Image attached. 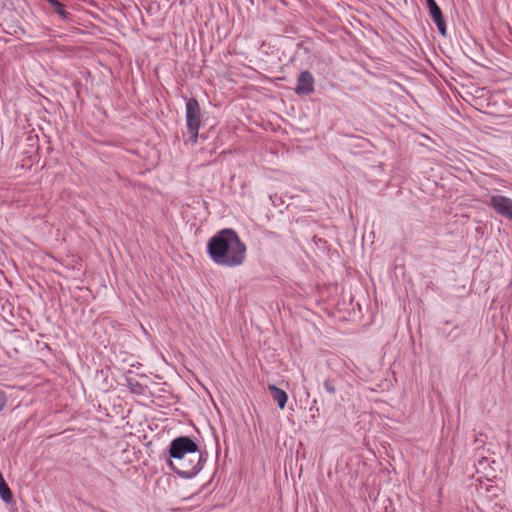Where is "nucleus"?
I'll use <instances>...</instances> for the list:
<instances>
[{"label":"nucleus","mask_w":512,"mask_h":512,"mask_svg":"<svg viewBox=\"0 0 512 512\" xmlns=\"http://www.w3.org/2000/svg\"><path fill=\"white\" fill-rule=\"evenodd\" d=\"M127 386L132 393L138 395H143L146 388L145 386H143L141 383L134 379H127Z\"/></svg>","instance_id":"9d476101"},{"label":"nucleus","mask_w":512,"mask_h":512,"mask_svg":"<svg viewBox=\"0 0 512 512\" xmlns=\"http://www.w3.org/2000/svg\"><path fill=\"white\" fill-rule=\"evenodd\" d=\"M55 13L59 15L62 20L68 21L71 20L72 15L65 9V5L61 3L59 0H46Z\"/></svg>","instance_id":"1a4fd4ad"},{"label":"nucleus","mask_w":512,"mask_h":512,"mask_svg":"<svg viewBox=\"0 0 512 512\" xmlns=\"http://www.w3.org/2000/svg\"><path fill=\"white\" fill-rule=\"evenodd\" d=\"M199 451L197 443L189 436H179L173 439L169 445V460H181L183 457L195 456Z\"/></svg>","instance_id":"20e7f679"},{"label":"nucleus","mask_w":512,"mask_h":512,"mask_svg":"<svg viewBox=\"0 0 512 512\" xmlns=\"http://www.w3.org/2000/svg\"><path fill=\"white\" fill-rule=\"evenodd\" d=\"M324 389H325L329 394H335V393H336L335 380H334V379H331V378H327V379L324 381Z\"/></svg>","instance_id":"9b49d317"},{"label":"nucleus","mask_w":512,"mask_h":512,"mask_svg":"<svg viewBox=\"0 0 512 512\" xmlns=\"http://www.w3.org/2000/svg\"><path fill=\"white\" fill-rule=\"evenodd\" d=\"M246 245L232 228H224L213 235L207 243V254L219 266L234 268L242 265L246 258Z\"/></svg>","instance_id":"f257e3e1"},{"label":"nucleus","mask_w":512,"mask_h":512,"mask_svg":"<svg viewBox=\"0 0 512 512\" xmlns=\"http://www.w3.org/2000/svg\"><path fill=\"white\" fill-rule=\"evenodd\" d=\"M429 10L430 17L432 21L435 23L439 33L442 36L447 35V26L446 21L444 19L443 13L441 8L437 5H432V7Z\"/></svg>","instance_id":"0eeeda50"},{"label":"nucleus","mask_w":512,"mask_h":512,"mask_svg":"<svg viewBox=\"0 0 512 512\" xmlns=\"http://www.w3.org/2000/svg\"><path fill=\"white\" fill-rule=\"evenodd\" d=\"M489 206H491L494 211L510 220L512 217V199L503 196V195H492L489 200Z\"/></svg>","instance_id":"39448f33"},{"label":"nucleus","mask_w":512,"mask_h":512,"mask_svg":"<svg viewBox=\"0 0 512 512\" xmlns=\"http://www.w3.org/2000/svg\"><path fill=\"white\" fill-rule=\"evenodd\" d=\"M314 92V77L308 70L302 71L297 78L295 93L298 95H310Z\"/></svg>","instance_id":"423d86ee"},{"label":"nucleus","mask_w":512,"mask_h":512,"mask_svg":"<svg viewBox=\"0 0 512 512\" xmlns=\"http://www.w3.org/2000/svg\"><path fill=\"white\" fill-rule=\"evenodd\" d=\"M7 402L6 395L4 391L0 389V412L3 410Z\"/></svg>","instance_id":"f8f14e48"},{"label":"nucleus","mask_w":512,"mask_h":512,"mask_svg":"<svg viewBox=\"0 0 512 512\" xmlns=\"http://www.w3.org/2000/svg\"><path fill=\"white\" fill-rule=\"evenodd\" d=\"M206 461V456L198 451L195 456H187L181 460H168V466L179 477L184 479H191L195 477L203 468V463Z\"/></svg>","instance_id":"f03ea898"},{"label":"nucleus","mask_w":512,"mask_h":512,"mask_svg":"<svg viewBox=\"0 0 512 512\" xmlns=\"http://www.w3.org/2000/svg\"><path fill=\"white\" fill-rule=\"evenodd\" d=\"M201 117L202 112L198 100L193 97L189 98L185 105V119L189 141L193 144L198 141Z\"/></svg>","instance_id":"7ed1b4c3"},{"label":"nucleus","mask_w":512,"mask_h":512,"mask_svg":"<svg viewBox=\"0 0 512 512\" xmlns=\"http://www.w3.org/2000/svg\"><path fill=\"white\" fill-rule=\"evenodd\" d=\"M267 389L270 392L273 400L278 404V407L280 409H284L288 401L287 393L274 384H268Z\"/></svg>","instance_id":"6e6552de"},{"label":"nucleus","mask_w":512,"mask_h":512,"mask_svg":"<svg viewBox=\"0 0 512 512\" xmlns=\"http://www.w3.org/2000/svg\"><path fill=\"white\" fill-rule=\"evenodd\" d=\"M428 9L432 7V5H437V2L435 0H426Z\"/></svg>","instance_id":"ddd939ff"},{"label":"nucleus","mask_w":512,"mask_h":512,"mask_svg":"<svg viewBox=\"0 0 512 512\" xmlns=\"http://www.w3.org/2000/svg\"><path fill=\"white\" fill-rule=\"evenodd\" d=\"M510 221H512V216H511V219H510Z\"/></svg>","instance_id":"4468645a"}]
</instances>
